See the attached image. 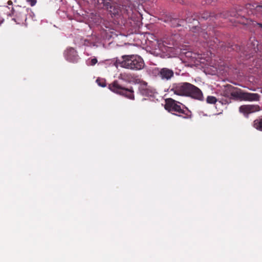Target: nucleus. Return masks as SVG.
I'll use <instances>...</instances> for the list:
<instances>
[{
  "mask_svg": "<svg viewBox=\"0 0 262 262\" xmlns=\"http://www.w3.org/2000/svg\"><path fill=\"white\" fill-rule=\"evenodd\" d=\"M169 92L178 96H188L200 101L203 100V94L201 90L188 82L173 84Z\"/></svg>",
  "mask_w": 262,
  "mask_h": 262,
  "instance_id": "obj_1",
  "label": "nucleus"
},
{
  "mask_svg": "<svg viewBox=\"0 0 262 262\" xmlns=\"http://www.w3.org/2000/svg\"><path fill=\"white\" fill-rule=\"evenodd\" d=\"M222 95L226 97H232L241 101H257L259 100V95L258 94L245 92L241 89L231 85L226 86L222 92Z\"/></svg>",
  "mask_w": 262,
  "mask_h": 262,
  "instance_id": "obj_2",
  "label": "nucleus"
},
{
  "mask_svg": "<svg viewBox=\"0 0 262 262\" xmlns=\"http://www.w3.org/2000/svg\"><path fill=\"white\" fill-rule=\"evenodd\" d=\"M116 63L121 67L133 70H141L144 66L143 59L137 55H123L121 59H116Z\"/></svg>",
  "mask_w": 262,
  "mask_h": 262,
  "instance_id": "obj_3",
  "label": "nucleus"
},
{
  "mask_svg": "<svg viewBox=\"0 0 262 262\" xmlns=\"http://www.w3.org/2000/svg\"><path fill=\"white\" fill-rule=\"evenodd\" d=\"M249 51H245L243 55L246 59L255 57L256 66L262 67V46L258 44V41L254 39H250V43L248 45Z\"/></svg>",
  "mask_w": 262,
  "mask_h": 262,
  "instance_id": "obj_4",
  "label": "nucleus"
},
{
  "mask_svg": "<svg viewBox=\"0 0 262 262\" xmlns=\"http://www.w3.org/2000/svg\"><path fill=\"white\" fill-rule=\"evenodd\" d=\"M108 89L117 94L123 96L130 100L135 99L134 91L133 87L126 88L119 83L117 80L114 81L108 85Z\"/></svg>",
  "mask_w": 262,
  "mask_h": 262,
  "instance_id": "obj_5",
  "label": "nucleus"
},
{
  "mask_svg": "<svg viewBox=\"0 0 262 262\" xmlns=\"http://www.w3.org/2000/svg\"><path fill=\"white\" fill-rule=\"evenodd\" d=\"M180 104H182L172 98H167L165 100V108L168 112H176L180 114H184L185 116L183 118H188L190 116L185 113V111L181 108Z\"/></svg>",
  "mask_w": 262,
  "mask_h": 262,
  "instance_id": "obj_6",
  "label": "nucleus"
},
{
  "mask_svg": "<svg viewBox=\"0 0 262 262\" xmlns=\"http://www.w3.org/2000/svg\"><path fill=\"white\" fill-rule=\"evenodd\" d=\"M260 107L258 105H242L239 107V112L245 117L248 118L250 114L260 111Z\"/></svg>",
  "mask_w": 262,
  "mask_h": 262,
  "instance_id": "obj_7",
  "label": "nucleus"
},
{
  "mask_svg": "<svg viewBox=\"0 0 262 262\" xmlns=\"http://www.w3.org/2000/svg\"><path fill=\"white\" fill-rule=\"evenodd\" d=\"M158 76L163 80L168 81L174 77V72L167 68L158 69Z\"/></svg>",
  "mask_w": 262,
  "mask_h": 262,
  "instance_id": "obj_8",
  "label": "nucleus"
},
{
  "mask_svg": "<svg viewBox=\"0 0 262 262\" xmlns=\"http://www.w3.org/2000/svg\"><path fill=\"white\" fill-rule=\"evenodd\" d=\"M66 59L71 62H77L79 59L77 51L73 48L67 50L64 53Z\"/></svg>",
  "mask_w": 262,
  "mask_h": 262,
  "instance_id": "obj_9",
  "label": "nucleus"
},
{
  "mask_svg": "<svg viewBox=\"0 0 262 262\" xmlns=\"http://www.w3.org/2000/svg\"><path fill=\"white\" fill-rule=\"evenodd\" d=\"M103 4L105 8L113 14L118 13V10L115 9V7L113 6L111 0H103Z\"/></svg>",
  "mask_w": 262,
  "mask_h": 262,
  "instance_id": "obj_10",
  "label": "nucleus"
},
{
  "mask_svg": "<svg viewBox=\"0 0 262 262\" xmlns=\"http://www.w3.org/2000/svg\"><path fill=\"white\" fill-rule=\"evenodd\" d=\"M185 21L183 19H179L177 18H171L168 20L169 25L172 27H177L183 26Z\"/></svg>",
  "mask_w": 262,
  "mask_h": 262,
  "instance_id": "obj_11",
  "label": "nucleus"
},
{
  "mask_svg": "<svg viewBox=\"0 0 262 262\" xmlns=\"http://www.w3.org/2000/svg\"><path fill=\"white\" fill-rule=\"evenodd\" d=\"M201 35L203 36L206 42H207L208 46L213 48V47H216L214 44H217L219 42V40L217 38H213L212 39H208V36L207 34H205L203 33ZM217 46V45H216Z\"/></svg>",
  "mask_w": 262,
  "mask_h": 262,
  "instance_id": "obj_12",
  "label": "nucleus"
},
{
  "mask_svg": "<svg viewBox=\"0 0 262 262\" xmlns=\"http://www.w3.org/2000/svg\"><path fill=\"white\" fill-rule=\"evenodd\" d=\"M252 126L256 129L262 132V117L254 120L252 123Z\"/></svg>",
  "mask_w": 262,
  "mask_h": 262,
  "instance_id": "obj_13",
  "label": "nucleus"
},
{
  "mask_svg": "<svg viewBox=\"0 0 262 262\" xmlns=\"http://www.w3.org/2000/svg\"><path fill=\"white\" fill-rule=\"evenodd\" d=\"M217 101L215 97L208 96L206 98V102L209 104H215Z\"/></svg>",
  "mask_w": 262,
  "mask_h": 262,
  "instance_id": "obj_14",
  "label": "nucleus"
},
{
  "mask_svg": "<svg viewBox=\"0 0 262 262\" xmlns=\"http://www.w3.org/2000/svg\"><path fill=\"white\" fill-rule=\"evenodd\" d=\"M149 86L148 85V84L145 81H141L139 86V90L141 93L144 90H146V89L148 88Z\"/></svg>",
  "mask_w": 262,
  "mask_h": 262,
  "instance_id": "obj_15",
  "label": "nucleus"
},
{
  "mask_svg": "<svg viewBox=\"0 0 262 262\" xmlns=\"http://www.w3.org/2000/svg\"><path fill=\"white\" fill-rule=\"evenodd\" d=\"M141 93L146 96H151L153 94V91L151 89L150 87L149 86L146 89V90L143 91Z\"/></svg>",
  "mask_w": 262,
  "mask_h": 262,
  "instance_id": "obj_16",
  "label": "nucleus"
},
{
  "mask_svg": "<svg viewBox=\"0 0 262 262\" xmlns=\"http://www.w3.org/2000/svg\"><path fill=\"white\" fill-rule=\"evenodd\" d=\"M96 82L101 87H105L106 86L105 82L103 80H101L100 79H97Z\"/></svg>",
  "mask_w": 262,
  "mask_h": 262,
  "instance_id": "obj_17",
  "label": "nucleus"
},
{
  "mask_svg": "<svg viewBox=\"0 0 262 262\" xmlns=\"http://www.w3.org/2000/svg\"><path fill=\"white\" fill-rule=\"evenodd\" d=\"M195 20H196L195 18H192L190 17H187L185 20V21L188 23H192L193 21Z\"/></svg>",
  "mask_w": 262,
  "mask_h": 262,
  "instance_id": "obj_18",
  "label": "nucleus"
},
{
  "mask_svg": "<svg viewBox=\"0 0 262 262\" xmlns=\"http://www.w3.org/2000/svg\"><path fill=\"white\" fill-rule=\"evenodd\" d=\"M98 62L97 59L96 58H94L92 59L90 62V65L91 66H94Z\"/></svg>",
  "mask_w": 262,
  "mask_h": 262,
  "instance_id": "obj_19",
  "label": "nucleus"
},
{
  "mask_svg": "<svg viewBox=\"0 0 262 262\" xmlns=\"http://www.w3.org/2000/svg\"><path fill=\"white\" fill-rule=\"evenodd\" d=\"M31 6H34L36 4V0H27Z\"/></svg>",
  "mask_w": 262,
  "mask_h": 262,
  "instance_id": "obj_20",
  "label": "nucleus"
},
{
  "mask_svg": "<svg viewBox=\"0 0 262 262\" xmlns=\"http://www.w3.org/2000/svg\"><path fill=\"white\" fill-rule=\"evenodd\" d=\"M257 8L259 11L261 12L262 14V6H258L257 7Z\"/></svg>",
  "mask_w": 262,
  "mask_h": 262,
  "instance_id": "obj_21",
  "label": "nucleus"
},
{
  "mask_svg": "<svg viewBox=\"0 0 262 262\" xmlns=\"http://www.w3.org/2000/svg\"><path fill=\"white\" fill-rule=\"evenodd\" d=\"M15 15L18 17H21V18H23V17H25L26 18V15H24V17H23L21 15H20L19 14L18 15L17 14H16Z\"/></svg>",
  "mask_w": 262,
  "mask_h": 262,
  "instance_id": "obj_22",
  "label": "nucleus"
},
{
  "mask_svg": "<svg viewBox=\"0 0 262 262\" xmlns=\"http://www.w3.org/2000/svg\"><path fill=\"white\" fill-rule=\"evenodd\" d=\"M13 4L12 2L11 1H8L7 2V4L8 5H12Z\"/></svg>",
  "mask_w": 262,
  "mask_h": 262,
  "instance_id": "obj_23",
  "label": "nucleus"
},
{
  "mask_svg": "<svg viewBox=\"0 0 262 262\" xmlns=\"http://www.w3.org/2000/svg\"><path fill=\"white\" fill-rule=\"evenodd\" d=\"M4 21V19L2 18V17H0V25L3 23Z\"/></svg>",
  "mask_w": 262,
  "mask_h": 262,
  "instance_id": "obj_24",
  "label": "nucleus"
},
{
  "mask_svg": "<svg viewBox=\"0 0 262 262\" xmlns=\"http://www.w3.org/2000/svg\"><path fill=\"white\" fill-rule=\"evenodd\" d=\"M258 25L262 28V24H258Z\"/></svg>",
  "mask_w": 262,
  "mask_h": 262,
  "instance_id": "obj_25",
  "label": "nucleus"
},
{
  "mask_svg": "<svg viewBox=\"0 0 262 262\" xmlns=\"http://www.w3.org/2000/svg\"><path fill=\"white\" fill-rule=\"evenodd\" d=\"M13 13H14V10L13 9Z\"/></svg>",
  "mask_w": 262,
  "mask_h": 262,
  "instance_id": "obj_26",
  "label": "nucleus"
}]
</instances>
